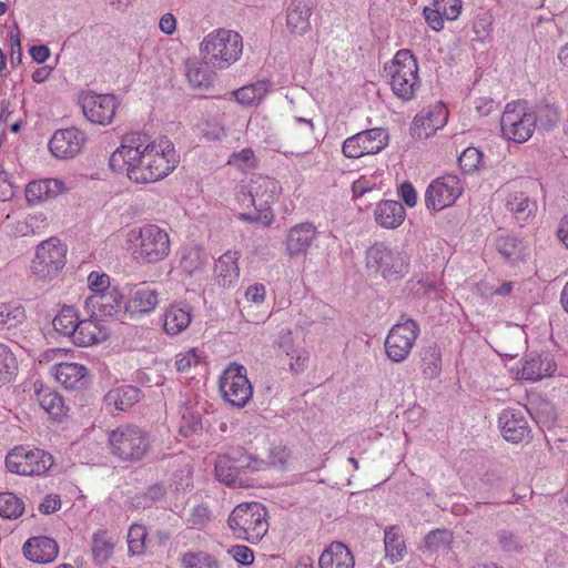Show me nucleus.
Listing matches in <instances>:
<instances>
[{
    "instance_id": "1",
    "label": "nucleus",
    "mask_w": 568,
    "mask_h": 568,
    "mask_svg": "<svg viewBox=\"0 0 568 568\" xmlns=\"http://www.w3.org/2000/svg\"><path fill=\"white\" fill-rule=\"evenodd\" d=\"M150 136L130 132L122 136L120 146L111 154L109 165L118 173H125L134 183L154 182L152 164L148 154Z\"/></svg>"
},
{
    "instance_id": "2",
    "label": "nucleus",
    "mask_w": 568,
    "mask_h": 568,
    "mask_svg": "<svg viewBox=\"0 0 568 568\" xmlns=\"http://www.w3.org/2000/svg\"><path fill=\"white\" fill-rule=\"evenodd\" d=\"M281 191L278 182L270 176L255 175L248 185L242 186L236 197L243 207L253 206L254 213H240L239 217L246 222H258L262 225H270L274 214L272 204L277 200Z\"/></svg>"
},
{
    "instance_id": "3",
    "label": "nucleus",
    "mask_w": 568,
    "mask_h": 568,
    "mask_svg": "<svg viewBox=\"0 0 568 568\" xmlns=\"http://www.w3.org/2000/svg\"><path fill=\"white\" fill-rule=\"evenodd\" d=\"M263 465V460L237 447L219 456L215 462V476L229 487L247 488L254 485L251 475L260 470Z\"/></svg>"
},
{
    "instance_id": "4",
    "label": "nucleus",
    "mask_w": 568,
    "mask_h": 568,
    "mask_svg": "<svg viewBox=\"0 0 568 568\" xmlns=\"http://www.w3.org/2000/svg\"><path fill=\"white\" fill-rule=\"evenodd\" d=\"M151 444L150 433L134 424L120 425L108 433L110 454L123 463L142 460L150 452Z\"/></svg>"
},
{
    "instance_id": "5",
    "label": "nucleus",
    "mask_w": 568,
    "mask_h": 568,
    "mask_svg": "<svg viewBox=\"0 0 568 568\" xmlns=\"http://www.w3.org/2000/svg\"><path fill=\"white\" fill-rule=\"evenodd\" d=\"M200 50L206 64L217 69H226L240 59L243 40L235 31L219 29L203 39Z\"/></svg>"
},
{
    "instance_id": "6",
    "label": "nucleus",
    "mask_w": 568,
    "mask_h": 568,
    "mask_svg": "<svg viewBox=\"0 0 568 568\" xmlns=\"http://www.w3.org/2000/svg\"><path fill=\"white\" fill-rule=\"evenodd\" d=\"M266 515L260 503L241 504L230 514L227 525L237 539L257 544L268 530Z\"/></svg>"
},
{
    "instance_id": "7",
    "label": "nucleus",
    "mask_w": 568,
    "mask_h": 568,
    "mask_svg": "<svg viewBox=\"0 0 568 568\" xmlns=\"http://www.w3.org/2000/svg\"><path fill=\"white\" fill-rule=\"evenodd\" d=\"M393 93L403 101L415 98L420 87L418 64L409 50H399L389 65L385 67Z\"/></svg>"
},
{
    "instance_id": "8",
    "label": "nucleus",
    "mask_w": 568,
    "mask_h": 568,
    "mask_svg": "<svg viewBox=\"0 0 568 568\" xmlns=\"http://www.w3.org/2000/svg\"><path fill=\"white\" fill-rule=\"evenodd\" d=\"M129 239L134 244L135 257L145 263L161 262L170 253L169 234L155 224L131 230Z\"/></svg>"
},
{
    "instance_id": "9",
    "label": "nucleus",
    "mask_w": 568,
    "mask_h": 568,
    "mask_svg": "<svg viewBox=\"0 0 568 568\" xmlns=\"http://www.w3.org/2000/svg\"><path fill=\"white\" fill-rule=\"evenodd\" d=\"M408 265V258L403 252L392 250L383 243H375L366 252L367 268L387 281L403 277Z\"/></svg>"
},
{
    "instance_id": "10",
    "label": "nucleus",
    "mask_w": 568,
    "mask_h": 568,
    "mask_svg": "<svg viewBox=\"0 0 568 568\" xmlns=\"http://www.w3.org/2000/svg\"><path fill=\"white\" fill-rule=\"evenodd\" d=\"M53 465L51 454L24 446L14 447L6 457V467L9 471L22 476L44 475Z\"/></svg>"
},
{
    "instance_id": "11",
    "label": "nucleus",
    "mask_w": 568,
    "mask_h": 568,
    "mask_svg": "<svg viewBox=\"0 0 568 568\" xmlns=\"http://www.w3.org/2000/svg\"><path fill=\"white\" fill-rule=\"evenodd\" d=\"M67 246L57 237L42 241L36 250L32 273L40 280L54 277L65 265Z\"/></svg>"
},
{
    "instance_id": "12",
    "label": "nucleus",
    "mask_w": 568,
    "mask_h": 568,
    "mask_svg": "<svg viewBox=\"0 0 568 568\" xmlns=\"http://www.w3.org/2000/svg\"><path fill=\"white\" fill-rule=\"evenodd\" d=\"M220 390L225 402L242 408L252 398L253 388L246 375V368L230 364L220 377Z\"/></svg>"
},
{
    "instance_id": "13",
    "label": "nucleus",
    "mask_w": 568,
    "mask_h": 568,
    "mask_svg": "<svg viewBox=\"0 0 568 568\" xmlns=\"http://www.w3.org/2000/svg\"><path fill=\"white\" fill-rule=\"evenodd\" d=\"M534 128L535 119L521 103L510 102L506 105L500 118V129L505 138L517 143L526 142Z\"/></svg>"
},
{
    "instance_id": "14",
    "label": "nucleus",
    "mask_w": 568,
    "mask_h": 568,
    "mask_svg": "<svg viewBox=\"0 0 568 568\" xmlns=\"http://www.w3.org/2000/svg\"><path fill=\"white\" fill-rule=\"evenodd\" d=\"M418 334L419 326L412 318H408L403 323L395 324L385 339V352L387 357L393 363L404 362L410 354Z\"/></svg>"
},
{
    "instance_id": "15",
    "label": "nucleus",
    "mask_w": 568,
    "mask_h": 568,
    "mask_svg": "<svg viewBox=\"0 0 568 568\" xmlns=\"http://www.w3.org/2000/svg\"><path fill=\"white\" fill-rule=\"evenodd\" d=\"M388 138V132L383 128L364 130L347 138L343 143L342 151L349 159L376 154L387 146Z\"/></svg>"
},
{
    "instance_id": "16",
    "label": "nucleus",
    "mask_w": 568,
    "mask_h": 568,
    "mask_svg": "<svg viewBox=\"0 0 568 568\" xmlns=\"http://www.w3.org/2000/svg\"><path fill=\"white\" fill-rule=\"evenodd\" d=\"M463 191L460 180L453 174H447L434 180L425 192L427 209L440 211L450 206L459 197Z\"/></svg>"
},
{
    "instance_id": "17",
    "label": "nucleus",
    "mask_w": 568,
    "mask_h": 568,
    "mask_svg": "<svg viewBox=\"0 0 568 568\" xmlns=\"http://www.w3.org/2000/svg\"><path fill=\"white\" fill-rule=\"evenodd\" d=\"M80 103L85 118L92 123L106 125L112 122L119 102L113 94L83 93Z\"/></svg>"
},
{
    "instance_id": "18",
    "label": "nucleus",
    "mask_w": 568,
    "mask_h": 568,
    "mask_svg": "<svg viewBox=\"0 0 568 568\" xmlns=\"http://www.w3.org/2000/svg\"><path fill=\"white\" fill-rule=\"evenodd\" d=\"M316 145L312 120L296 118L287 133V145L281 151L284 155L304 156Z\"/></svg>"
},
{
    "instance_id": "19",
    "label": "nucleus",
    "mask_w": 568,
    "mask_h": 568,
    "mask_svg": "<svg viewBox=\"0 0 568 568\" xmlns=\"http://www.w3.org/2000/svg\"><path fill=\"white\" fill-rule=\"evenodd\" d=\"M148 154L152 164V171H154V182L168 176L179 163L174 145L169 140H160L156 143L150 138Z\"/></svg>"
},
{
    "instance_id": "20",
    "label": "nucleus",
    "mask_w": 568,
    "mask_h": 568,
    "mask_svg": "<svg viewBox=\"0 0 568 568\" xmlns=\"http://www.w3.org/2000/svg\"><path fill=\"white\" fill-rule=\"evenodd\" d=\"M318 234L317 227L310 222L298 223L290 227L284 239L285 254L290 258L306 255L317 240Z\"/></svg>"
},
{
    "instance_id": "21",
    "label": "nucleus",
    "mask_w": 568,
    "mask_h": 568,
    "mask_svg": "<svg viewBox=\"0 0 568 568\" xmlns=\"http://www.w3.org/2000/svg\"><path fill=\"white\" fill-rule=\"evenodd\" d=\"M85 140V134L75 128L60 129L50 139L49 149L58 159H71L80 153Z\"/></svg>"
},
{
    "instance_id": "22",
    "label": "nucleus",
    "mask_w": 568,
    "mask_h": 568,
    "mask_svg": "<svg viewBox=\"0 0 568 568\" xmlns=\"http://www.w3.org/2000/svg\"><path fill=\"white\" fill-rule=\"evenodd\" d=\"M556 363L548 353H530L524 359L521 367V378L526 381H540L551 376L556 371Z\"/></svg>"
},
{
    "instance_id": "23",
    "label": "nucleus",
    "mask_w": 568,
    "mask_h": 568,
    "mask_svg": "<svg viewBox=\"0 0 568 568\" xmlns=\"http://www.w3.org/2000/svg\"><path fill=\"white\" fill-rule=\"evenodd\" d=\"M446 120V109L443 105H437L426 114L419 113L414 118L410 128L412 134L418 139H427L443 128Z\"/></svg>"
},
{
    "instance_id": "24",
    "label": "nucleus",
    "mask_w": 568,
    "mask_h": 568,
    "mask_svg": "<svg viewBox=\"0 0 568 568\" xmlns=\"http://www.w3.org/2000/svg\"><path fill=\"white\" fill-rule=\"evenodd\" d=\"M23 554L27 559L47 564L53 561L59 554V546L52 538L38 536L28 539L23 545Z\"/></svg>"
},
{
    "instance_id": "25",
    "label": "nucleus",
    "mask_w": 568,
    "mask_h": 568,
    "mask_svg": "<svg viewBox=\"0 0 568 568\" xmlns=\"http://www.w3.org/2000/svg\"><path fill=\"white\" fill-rule=\"evenodd\" d=\"M68 191L65 183L59 179H43L30 182L26 187V197L29 203H38L55 199Z\"/></svg>"
},
{
    "instance_id": "26",
    "label": "nucleus",
    "mask_w": 568,
    "mask_h": 568,
    "mask_svg": "<svg viewBox=\"0 0 568 568\" xmlns=\"http://www.w3.org/2000/svg\"><path fill=\"white\" fill-rule=\"evenodd\" d=\"M501 434L507 442L520 443L529 435L526 418L514 409H505L499 416Z\"/></svg>"
},
{
    "instance_id": "27",
    "label": "nucleus",
    "mask_w": 568,
    "mask_h": 568,
    "mask_svg": "<svg viewBox=\"0 0 568 568\" xmlns=\"http://www.w3.org/2000/svg\"><path fill=\"white\" fill-rule=\"evenodd\" d=\"M312 9L306 0H292L286 9V27L292 34L310 31Z\"/></svg>"
},
{
    "instance_id": "28",
    "label": "nucleus",
    "mask_w": 568,
    "mask_h": 568,
    "mask_svg": "<svg viewBox=\"0 0 568 568\" xmlns=\"http://www.w3.org/2000/svg\"><path fill=\"white\" fill-rule=\"evenodd\" d=\"M108 331L95 320L88 318L78 322L71 338L79 346H91L106 339Z\"/></svg>"
},
{
    "instance_id": "29",
    "label": "nucleus",
    "mask_w": 568,
    "mask_h": 568,
    "mask_svg": "<svg viewBox=\"0 0 568 568\" xmlns=\"http://www.w3.org/2000/svg\"><path fill=\"white\" fill-rule=\"evenodd\" d=\"M140 399V389L126 385L109 390L104 398V405L110 410L125 412Z\"/></svg>"
},
{
    "instance_id": "30",
    "label": "nucleus",
    "mask_w": 568,
    "mask_h": 568,
    "mask_svg": "<svg viewBox=\"0 0 568 568\" xmlns=\"http://www.w3.org/2000/svg\"><path fill=\"white\" fill-rule=\"evenodd\" d=\"M374 216L376 223L384 229H396L405 220L404 206L397 201H382L377 204Z\"/></svg>"
},
{
    "instance_id": "31",
    "label": "nucleus",
    "mask_w": 568,
    "mask_h": 568,
    "mask_svg": "<svg viewBox=\"0 0 568 568\" xmlns=\"http://www.w3.org/2000/svg\"><path fill=\"white\" fill-rule=\"evenodd\" d=\"M122 301L123 295L116 287H112L103 293L91 294L87 298V304L95 308L101 316H113L120 311Z\"/></svg>"
},
{
    "instance_id": "32",
    "label": "nucleus",
    "mask_w": 568,
    "mask_h": 568,
    "mask_svg": "<svg viewBox=\"0 0 568 568\" xmlns=\"http://www.w3.org/2000/svg\"><path fill=\"white\" fill-rule=\"evenodd\" d=\"M320 568H354V558L342 542H332L321 555Z\"/></svg>"
},
{
    "instance_id": "33",
    "label": "nucleus",
    "mask_w": 568,
    "mask_h": 568,
    "mask_svg": "<svg viewBox=\"0 0 568 568\" xmlns=\"http://www.w3.org/2000/svg\"><path fill=\"white\" fill-rule=\"evenodd\" d=\"M191 321V307L187 305H171L163 314V327L169 335L180 334L189 327Z\"/></svg>"
},
{
    "instance_id": "34",
    "label": "nucleus",
    "mask_w": 568,
    "mask_h": 568,
    "mask_svg": "<svg viewBox=\"0 0 568 568\" xmlns=\"http://www.w3.org/2000/svg\"><path fill=\"white\" fill-rule=\"evenodd\" d=\"M237 261V252L229 251L219 257L214 266V274L219 285L227 287L237 281L240 275Z\"/></svg>"
},
{
    "instance_id": "35",
    "label": "nucleus",
    "mask_w": 568,
    "mask_h": 568,
    "mask_svg": "<svg viewBox=\"0 0 568 568\" xmlns=\"http://www.w3.org/2000/svg\"><path fill=\"white\" fill-rule=\"evenodd\" d=\"M87 374V367L78 363H60L55 366L57 381L68 389L82 388Z\"/></svg>"
},
{
    "instance_id": "36",
    "label": "nucleus",
    "mask_w": 568,
    "mask_h": 568,
    "mask_svg": "<svg viewBox=\"0 0 568 568\" xmlns=\"http://www.w3.org/2000/svg\"><path fill=\"white\" fill-rule=\"evenodd\" d=\"M506 207L520 224L535 216L537 212V203L524 192L510 193L506 199Z\"/></svg>"
},
{
    "instance_id": "37",
    "label": "nucleus",
    "mask_w": 568,
    "mask_h": 568,
    "mask_svg": "<svg viewBox=\"0 0 568 568\" xmlns=\"http://www.w3.org/2000/svg\"><path fill=\"white\" fill-rule=\"evenodd\" d=\"M207 263V254L199 246L183 247L180 257V268L183 273L192 276L201 271Z\"/></svg>"
},
{
    "instance_id": "38",
    "label": "nucleus",
    "mask_w": 568,
    "mask_h": 568,
    "mask_svg": "<svg viewBox=\"0 0 568 568\" xmlns=\"http://www.w3.org/2000/svg\"><path fill=\"white\" fill-rule=\"evenodd\" d=\"M159 304V293L146 285L136 286L131 293L130 307L140 313H149Z\"/></svg>"
},
{
    "instance_id": "39",
    "label": "nucleus",
    "mask_w": 568,
    "mask_h": 568,
    "mask_svg": "<svg viewBox=\"0 0 568 568\" xmlns=\"http://www.w3.org/2000/svg\"><path fill=\"white\" fill-rule=\"evenodd\" d=\"M384 546L386 557L396 562L403 559L406 554V545L400 534L399 527L390 526L385 529Z\"/></svg>"
},
{
    "instance_id": "40",
    "label": "nucleus",
    "mask_w": 568,
    "mask_h": 568,
    "mask_svg": "<svg viewBox=\"0 0 568 568\" xmlns=\"http://www.w3.org/2000/svg\"><path fill=\"white\" fill-rule=\"evenodd\" d=\"M268 92L267 81H257L248 85H244L234 91L235 99L243 105H253L262 101Z\"/></svg>"
},
{
    "instance_id": "41",
    "label": "nucleus",
    "mask_w": 568,
    "mask_h": 568,
    "mask_svg": "<svg viewBox=\"0 0 568 568\" xmlns=\"http://www.w3.org/2000/svg\"><path fill=\"white\" fill-rule=\"evenodd\" d=\"M18 365L10 348L0 343V389L7 387L14 379Z\"/></svg>"
},
{
    "instance_id": "42",
    "label": "nucleus",
    "mask_w": 568,
    "mask_h": 568,
    "mask_svg": "<svg viewBox=\"0 0 568 568\" xmlns=\"http://www.w3.org/2000/svg\"><path fill=\"white\" fill-rule=\"evenodd\" d=\"M423 361V374L426 378H436L442 371V354L436 345H429L423 348L422 353Z\"/></svg>"
},
{
    "instance_id": "43",
    "label": "nucleus",
    "mask_w": 568,
    "mask_h": 568,
    "mask_svg": "<svg viewBox=\"0 0 568 568\" xmlns=\"http://www.w3.org/2000/svg\"><path fill=\"white\" fill-rule=\"evenodd\" d=\"M40 406L52 417L59 418L64 413V404L60 394L51 389L37 390Z\"/></svg>"
},
{
    "instance_id": "44",
    "label": "nucleus",
    "mask_w": 568,
    "mask_h": 568,
    "mask_svg": "<svg viewBox=\"0 0 568 568\" xmlns=\"http://www.w3.org/2000/svg\"><path fill=\"white\" fill-rule=\"evenodd\" d=\"M79 316L75 308L72 306H64L53 318L52 324L58 333L71 337L72 333H74V329L77 328Z\"/></svg>"
},
{
    "instance_id": "45",
    "label": "nucleus",
    "mask_w": 568,
    "mask_h": 568,
    "mask_svg": "<svg viewBox=\"0 0 568 568\" xmlns=\"http://www.w3.org/2000/svg\"><path fill=\"white\" fill-rule=\"evenodd\" d=\"M497 251L508 261L515 262L520 258L524 245L520 240L510 235H501L495 240Z\"/></svg>"
},
{
    "instance_id": "46",
    "label": "nucleus",
    "mask_w": 568,
    "mask_h": 568,
    "mask_svg": "<svg viewBox=\"0 0 568 568\" xmlns=\"http://www.w3.org/2000/svg\"><path fill=\"white\" fill-rule=\"evenodd\" d=\"M113 542L108 537L106 531H98L92 538V555L97 564L102 565L108 561L113 552Z\"/></svg>"
},
{
    "instance_id": "47",
    "label": "nucleus",
    "mask_w": 568,
    "mask_h": 568,
    "mask_svg": "<svg viewBox=\"0 0 568 568\" xmlns=\"http://www.w3.org/2000/svg\"><path fill=\"white\" fill-rule=\"evenodd\" d=\"M26 318L24 308L20 305L0 303V329H11Z\"/></svg>"
},
{
    "instance_id": "48",
    "label": "nucleus",
    "mask_w": 568,
    "mask_h": 568,
    "mask_svg": "<svg viewBox=\"0 0 568 568\" xmlns=\"http://www.w3.org/2000/svg\"><path fill=\"white\" fill-rule=\"evenodd\" d=\"M24 511L23 501L12 493H0V516L8 519L20 517Z\"/></svg>"
},
{
    "instance_id": "49",
    "label": "nucleus",
    "mask_w": 568,
    "mask_h": 568,
    "mask_svg": "<svg viewBox=\"0 0 568 568\" xmlns=\"http://www.w3.org/2000/svg\"><path fill=\"white\" fill-rule=\"evenodd\" d=\"M452 542V534L446 529H435L424 538V547L430 552L447 550Z\"/></svg>"
},
{
    "instance_id": "50",
    "label": "nucleus",
    "mask_w": 568,
    "mask_h": 568,
    "mask_svg": "<svg viewBox=\"0 0 568 568\" xmlns=\"http://www.w3.org/2000/svg\"><path fill=\"white\" fill-rule=\"evenodd\" d=\"M146 536V528L143 525L133 524L130 527L128 532V547L130 555L139 556L144 554Z\"/></svg>"
},
{
    "instance_id": "51",
    "label": "nucleus",
    "mask_w": 568,
    "mask_h": 568,
    "mask_svg": "<svg viewBox=\"0 0 568 568\" xmlns=\"http://www.w3.org/2000/svg\"><path fill=\"white\" fill-rule=\"evenodd\" d=\"M531 114L532 119H535V126H539L544 130H549L555 126L559 119L557 110L549 104L537 105Z\"/></svg>"
},
{
    "instance_id": "52",
    "label": "nucleus",
    "mask_w": 568,
    "mask_h": 568,
    "mask_svg": "<svg viewBox=\"0 0 568 568\" xmlns=\"http://www.w3.org/2000/svg\"><path fill=\"white\" fill-rule=\"evenodd\" d=\"M497 542L499 548L508 554H520L525 547L521 537L507 529H503L497 532Z\"/></svg>"
},
{
    "instance_id": "53",
    "label": "nucleus",
    "mask_w": 568,
    "mask_h": 568,
    "mask_svg": "<svg viewBox=\"0 0 568 568\" xmlns=\"http://www.w3.org/2000/svg\"><path fill=\"white\" fill-rule=\"evenodd\" d=\"M186 77L189 82L195 88L209 87L212 82V74L197 61H187Z\"/></svg>"
},
{
    "instance_id": "54",
    "label": "nucleus",
    "mask_w": 568,
    "mask_h": 568,
    "mask_svg": "<svg viewBox=\"0 0 568 568\" xmlns=\"http://www.w3.org/2000/svg\"><path fill=\"white\" fill-rule=\"evenodd\" d=\"M483 160V153L474 148H466L458 158V163L463 172L473 173L479 169Z\"/></svg>"
},
{
    "instance_id": "55",
    "label": "nucleus",
    "mask_w": 568,
    "mask_h": 568,
    "mask_svg": "<svg viewBox=\"0 0 568 568\" xmlns=\"http://www.w3.org/2000/svg\"><path fill=\"white\" fill-rule=\"evenodd\" d=\"M184 568H219L216 560L204 552H187L182 557Z\"/></svg>"
},
{
    "instance_id": "56",
    "label": "nucleus",
    "mask_w": 568,
    "mask_h": 568,
    "mask_svg": "<svg viewBox=\"0 0 568 568\" xmlns=\"http://www.w3.org/2000/svg\"><path fill=\"white\" fill-rule=\"evenodd\" d=\"M290 358L288 369L291 373L298 375L306 371L310 353L305 348L295 347L293 351L286 354Z\"/></svg>"
},
{
    "instance_id": "57",
    "label": "nucleus",
    "mask_w": 568,
    "mask_h": 568,
    "mask_svg": "<svg viewBox=\"0 0 568 568\" xmlns=\"http://www.w3.org/2000/svg\"><path fill=\"white\" fill-rule=\"evenodd\" d=\"M211 519L212 513L209 507L204 505H197L191 509L186 521L192 528L203 529L207 526Z\"/></svg>"
},
{
    "instance_id": "58",
    "label": "nucleus",
    "mask_w": 568,
    "mask_h": 568,
    "mask_svg": "<svg viewBox=\"0 0 568 568\" xmlns=\"http://www.w3.org/2000/svg\"><path fill=\"white\" fill-rule=\"evenodd\" d=\"M433 7L438 8L445 19L453 21L462 12V0H433Z\"/></svg>"
},
{
    "instance_id": "59",
    "label": "nucleus",
    "mask_w": 568,
    "mask_h": 568,
    "mask_svg": "<svg viewBox=\"0 0 568 568\" xmlns=\"http://www.w3.org/2000/svg\"><path fill=\"white\" fill-rule=\"evenodd\" d=\"M201 363V357L196 353V349H189L185 353H180L176 355L175 366L179 372H186L192 366H195Z\"/></svg>"
},
{
    "instance_id": "60",
    "label": "nucleus",
    "mask_w": 568,
    "mask_h": 568,
    "mask_svg": "<svg viewBox=\"0 0 568 568\" xmlns=\"http://www.w3.org/2000/svg\"><path fill=\"white\" fill-rule=\"evenodd\" d=\"M88 283L92 294L103 293L106 290L112 288L110 286V277L106 274L92 272L88 276Z\"/></svg>"
},
{
    "instance_id": "61",
    "label": "nucleus",
    "mask_w": 568,
    "mask_h": 568,
    "mask_svg": "<svg viewBox=\"0 0 568 568\" xmlns=\"http://www.w3.org/2000/svg\"><path fill=\"white\" fill-rule=\"evenodd\" d=\"M229 552L232 555V557L241 565L243 566H250L254 561V555L253 551L243 545H236L233 546Z\"/></svg>"
},
{
    "instance_id": "62",
    "label": "nucleus",
    "mask_w": 568,
    "mask_h": 568,
    "mask_svg": "<svg viewBox=\"0 0 568 568\" xmlns=\"http://www.w3.org/2000/svg\"><path fill=\"white\" fill-rule=\"evenodd\" d=\"M424 17L427 22V24L434 30V31H440L444 28V13L438 10V8H425L424 9Z\"/></svg>"
},
{
    "instance_id": "63",
    "label": "nucleus",
    "mask_w": 568,
    "mask_h": 568,
    "mask_svg": "<svg viewBox=\"0 0 568 568\" xmlns=\"http://www.w3.org/2000/svg\"><path fill=\"white\" fill-rule=\"evenodd\" d=\"M190 419L186 415H183V422L180 426V430L183 435L187 436L191 433H195L202 428V420L199 415L192 413L189 414Z\"/></svg>"
},
{
    "instance_id": "64",
    "label": "nucleus",
    "mask_w": 568,
    "mask_h": 568,
    "mask_svg": "<svg viewBox=\"0 0 568 568\" xmlns=\"http://www.w3.org/2000/svg\"><path fill=\"white\" fill-rule=\"evenodd\" d=\"M10 63L12 65H17L21 63L22 60V51H21V40L19 34L10 33Z\"/></svg>"
}]
</instances>
